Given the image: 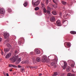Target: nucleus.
Listing matches in <instances>:
<instances>
[{
	"label": "nucleus",
	"instance_id": "obj_1",
	"mask_svg": "<svg viewBox=\"0 0 76 76\" xmlns=\"http://www.w3.org/2000/svg\"><path fill=\"white\" fill-rule=\"evenodd\" d=\"M18 56H14V57H13L10 58V61L12 63H13L15 61L16 59H18Z\"/></svg>",
	"mask_w": 76,
	"mask_h": 76
},
{
	"label": "nucleus",
	"instance_id": "obj_2",
	"mask_svg": "<svg viewBox=\"0 0 76 76\" xmlns=\"http://www.w3.org/2000/svg\"><path fill=\"white\" fill-rule=\"evenodd\" d=\"M42 61L43 62H47V58L46 56H43L42 58Z\"/></svg>",
	"mask_w": 76,
	"mask_h": 76
},
{
	"label": "nucleus",
	"instance_id": "obj_3",
	"mask_svg": "<svg viewBox=\"0 0 76 76\" xmlns=\"http://www.w3.org/2000/svg\"><path fill=\"white\" fill-rule=\"evenodd\" d=\"M32 4L33 5L34 7H36L39 4V1H36V2H34L33 1H32Z\"/></svg>",
	"mask_w": 76,
	"mask_h": 76
},
{
	"label": "nucleus",
	"instance_id": "obj_4",
	"mask_svg": "<svg viewBox=\"0 0 76 76\" xmlns=\"http://www.w3.org/2000/svg\"><path fill=\"white\" fill-rule=\"evenodd\" d=\"M57 63V61H54L51 63L50 65L51 66H54L55 67H56L57 66L55 65V62Z\"/></svg>",
	"mask_w": 76,
	"mask_h": 76
},
{
	"label": "nucleus",
	"instance_id": "obj_5",
	"mask_svg": "<svg viewBox=\"0 0 76 76\" xmlns=\"http://www.w3.org/2000/svg\"><path fill=\"white\" fill-rule=\"evenodd\" d=\"M56 23L58 26H60L62 25L60 20H58L56 22Z\"/></svg>",
	"mask_w": 76,
	"mask_h": 76
},
{
	"label": "nucleus",
	"instance_id": "obj_6",
	"mask_svg": "<svg viewBox=\"0 0 76 76\" xmlns=\"http://www.w3.org/2000/svg\"><path fill=\"white\" fill-rule=\"evenodd\" d=\"M4 38L6 39L8 38L9 36L8 34L4 33Z\"/></svg>",
	"mask_w": 76,
	"mask_h": 76
},
{
	"label": "nucleus",
	"instance_id": "obj_7",
	"mask_svg": "<svg viewBox=\"0 0 76 76\" xmlns=\"http://www.w3.org/2000/svg\"><path fill=\"white\" fill-rule=\"evenodd\" d=\"M5 12V10L3 8H1L0 9V14H4Z\"/></svg>",
	"mask_w": 76,
	"mask_h": 76
},
{
	"label": "nucleus",
	"instance_id": "obj_8",
	"mask_svg": "<svg viewBox=\"0 0 76 76\" xmlns=\"http://www.w3.org/2000/svg\"><path fill=\"white\" fill-rule=\"evenodd\" d=\"M11 56V53H8L5 56V58L6 59L10 58Z\"/></svg>",
	"mask_w": 76,
	"mask_h": 76
},
{
	"label": "nucleus",
	"instance_id": "obj_9",
	"mask_svg": "<svg viewBox=\"0 0 76 76\" xmlns=\"http://www.w3.org/2000/svg\"><path fill=\"white\" fill-rule=\"evenodd\" d=\"M56 18L54 16H53L50 18V21L51 22H53L55 21Z\"/></svg>",
	"mask_w": 76,
	"mask_h": 76
},
{
	"label": "nucleus",
	"instance_id": "obj_10",
	"mask_svg": "<svg viewBox=\"0 0 76 76\" xmlns=\"http://www.w3.org/2000/svg\"><path fill=\"white\" fill-rule=\"evenodd\" d=\"M64 65L62 66V67H63V69H65L66 66H67V64L66 62H64Z\"/></svg>",
	"mask_w": 76,
	"mask_h": 76
},
{
	"label": "nucleus",
	"instance_id": "obj_11",
	"mask_svg": "<svg viewBox=\"0 0 76 76\" xmlns=\"http://www.w3.org/2000/svg\"><path fill=\"white\" fill-rule=\"evenodd\" d=\"M34 51H35V53H36V54H38L40 53V51L38 49H35Z\"/></svg>",
	"mask_w": 76,
	"mask_h": 76
},
{
	"label": "nucleus",
	"instance_id": "obj_12",
	"mask_svg": "<svg viewBox=\"0 0 76 76\" xmlns=\"http://www.w3.org/2000/svg\"><path fill=\"white\" fill-rule=\"evenodd\" d=\"M9 67H13L14 68H17V66H15L14 65H12V64H10L9 65Z\"/></svg>",
	"mask_w": 76,
	"mask_h": 76
},
{
	"label": "nucleus",
	"instance_id": "obj_13",
	"mask_svg": "<svg viewBox=\"0 0 76 76\" xmlns=\"http://www.w3.org/2000/svg\"><path fill=\"white\" fill-rule=\"evenodd\" d=\"M71 69V67L69 66H68L67 67L66 69V70L67 71L69 72L70 71Z\"/></svg>",
	"mask_w": 76,
	"mask_h": 76
},
{
	"label": "nucleus",
	"instance_id": "obj_14",
	"mask_svg": "<svg viewBox=\"0 0 76 76\" xmlns=\"http://www.w3.org/2000/svg\"><path fill=\"white\" fill-rule=\"evenodd\" d=\"M52 13L54 15H56L57 14V12L55 11H53Z\"/></svg>",
	"mask_w": 76,
	"mask_h": 76
},
{
	"label": "nucleus",
	"instance_id": "obj_15",
	"mask_svg": "<svg viewBox=\"0 0 76 76\" xmlns=\"http://www.w3.org/2000/svg\"><path fill=\"white\" fill-rule=\"evenodd\" d=\"M28 4V2L27 1H25V2L23 4L24 6V7H26Z\"/></svg>",
	"mask_w": 76,
	"mask_h": 76
},
{
	"label": "nucleus",
	"instance_id": "obj_16",
	"mask_svg": "<svg viewBox=\"0 0 76 76\" xmlns=\"http://www.w3.org/2000/svg\"><path fill=\"white\" fill-rule=\"evenodd\" d=\"M68 62L69 64V65H70L72 64V61L71 60H69L68 61Z\"/></svg>",
	"mask_w": 76,
	"mask_h": 76
},
{
	"label": "nucleus",
	"instance_id": "obj_17",
	"mask_svg": "<svg viewBox=\"0 0 76 76\" xmlns=\"http://www.w3.org/2000/svg\"><path fill=\"white\" fill-rule=\"evenodd\" d=\"M20 71L22 72H25V69L24 68H22L20 69Z\"/></svg>",
	"mask_w": 76,
	"mask_h": 76
},
{
	"label": "nucleus",
	"instance_id": "obj_18",
	"mask_svg": "<svg viewBox=\"0 0 76 76\" xmlns=\"http://www.w3.org/2000/svg\"><path fill=\"white\" fill-rule=\"evenodd\" d=\"M10 49L9 48H6L4 49V52H5V53L6 52H8L9 50Z\"/></svg>",
	"mask_w": 76,
	"mask_h": 76
},
{
	"label": "nucleus",
	"instance_id": "obj_19",
	"mask_svg": "<svg viewBox=\"0 0 76 76\" xmlns=\"http://www.w3.org/2000/svg\"><path fill=\"white\" fill-rule=\"evenodd\" d=\"M70 33L73 34H76V32L75 31H71L70 32Z\"/></svg>",
	"mask_w": 76,
	"mask_h": 76
},
{
	"label": "nucleus",
	"instance_id": "obj_20",
	"mask_svg": "<svg viewBox=\"0 0 76 76\" xmlns=\"http://www.w3.org/2000/svg\"><path fill=\"white\" fill-rule=\"evenodd\" d=\"M66 45L68 47H70L71 46V44L69 42H66Z\"/></svg>",
	"mask_w": 76,
	"mask_h": 76
},
{
	"label": "nucleus",
	"instance_id": "obj_21",
	"mask_svg": "<svg viewBox=\"0 0 76 76\" xmlns=\"http://www.w3.org/2000/svg\"><path fill=\"white\" fill-rule=\"evenodd\" d=\"M58 75V73L57 72H54L53 75H52L53 76H56Z\"/></svg>",
	"mask_w": 76,
	"mask_h": 76
},
{
	"label": "nucleus",
	"instance_id": "obj_22",
	"mask_svg": "<svg viewBox=\"0 0 76 76\" xmlns=\"http://www.w3.org/2000/svg\"><path fill=\"white\" fill-rule=\"evenodd\" d=\"M7 11L8 12H12V10L10 8H8L7 9Z\"/></svg>",
	"mask_w": 76,
	"mask_h": 76
},
{
	"label": "nucleus",
	"instance_id": "obj_23",
	"mask_svg": "<svg viewBox=\"0 0 76 76\" xmlns=\"http://www.w3.org/2000/svg\"><path fill=\"white\" fill-rule=\"evenodd\" d=\"M43 10L44 12L45 13H46V12H47V11L45 9V8L44 7Z\"/></svg>",
	"mask_w": 76,
	"mask_h": 76
},
{
	"label": "nucleus",
	"instance_id": "obj_24",
	"mask_svg": "<svg viewBox=\"0 0 76 76\" xmlns=\"http://www.w3.org/2000/svg\"><path fill=\"white\" fill-rule=\"evenodd\" d=\"M72 4H73V3H72V2H69V3H68V5H70V6H72Z\"/></svg>",
	"mask_w": 76,
	"mask_h": 76
},
{
	"label": "nucleus",
	"instance_id": "obj_25",
	"mask_svg": "<svg viewBox=\"0 0 76 76\" xmlns=\"http://www.w3.org/2000/svg\"><path fill=\"white\" fill-rule=\"evenodd\" d=\"M61 3L64 5H66V2H64V1H62Z\"/></svg>",
	"mask_w": 76,
	"mask_h": 76
},
{
	"label": "nucleus",
	"instance_id": "obj_26",
	"mask_svg": "<svg viewBox=\"0 0 76 76\" xmlns=\"http://www.w3.org/2000/svg\"><path fill=\"white\" fill-rule=\"evenodd\" d=\"M36 60H37V61L39 62L40 61V59L39 58H36Z\"/></svg>",
	"mask_w": 76,
	"mask_h": 76
},
{
	"label": "nucleus",
	"instance_id": "obj_27",
	"mask_svg": "<svg viewBox=\"0 0 76 76\" xmlns=\"http://www.w3.org/2000/svg\"><path fill=\"white\" fill-rule=\"evenodd\" d=\"M39 9V8L38 7H37L35 8V9H34V10H35L36 11L38 10Z\"/></svg>",
	"mask_w": 76,
	"mask_h": 76
},
{
	"label": "nucleus",
	"instance_id": "obj_28",
	"mask_svg": "<svg viewBox=\"0 0 76 76\" xmlns=\"http://www.w3.org/2000/svg\"><path fill=\"white\" fill-rule=\"evenodd\" d=\"M8 42H9V40L8 39H7L4 42V43L7 44Z\"/></svg>",
	"mask_w": 76,
	"mask_h": 76
},
{
	"label": "nucleus",
	"instance_id": "obj_29",
	"mask_svg": "<svg viewBox=\"0 0 76 76\" xmlns=\"http://www.w3.org/2000/svg\"><path fill=\"white\" fill-rule=\"evenodd\" d=\"M46 12L48 14H50V10H47V11Z\"/></svg>",
	"mask_w": 76,
	"mask_h": 76
},
{
	"label": "nucleus",
	"instance_id": "obj_30",
	"mask_svg": "<svg viewBox=\"0 0 76 76\" xmlns=\"http://www.w3.org/2000/svg\"><path fill=\"white\" fill-rule=\"evenodd\" d=\"M47 9L48 10H51V8L48 6L47 8Z\"/></svg>",
	"mask_w": 76,
	"mask_h": 76
},
{
	"label": "nucleus",
	"instance_id": "obj_31",
	"mask_svg": "<svg viewBox=\"0 0 76 76\" xmlns=\"http://www.w3.org/2000/svg\"><path fill=\"white\" fill-rule=\"evenodd\" d=\"M24 62L26 64H28L29 63V62L28 60H27V61H25Z\"/></svg>",
	"mask_w": 76,
	"mask_h": 76
},
{
	"label": "nucleus",
	"instance_id": "obj_32",
	"mask_svg": "<svg viewBox=\"0 0 76 76\" xmlns=\"http://www.w3.org/2000/svg\"><path fill=\"white\" fill-rule=\"evenodd\" d=\"M72 75V73H68L67 74V76H71Z\"/></svg>",
	"mask_w": 76,
	"mask_h": 76
},
{
	"label": "nucleus",
	"instance_id": "obj_33",
	"mask_svg": "<svg viewBox=\"0 0 76 76\" xmlns=\"http://www.w3.org/2000/svg\"><path fill=\"white\" fill-rule=\"evenodd\" d=\"M53 2L55 3V4L56 5H57L58 4L57 3H56V1H55V0H53Z\"/></svg>",
	"mask_w": 76,
	"mask_h": 76
},
{
	"label": "nucleus",
	"instance_id": "obj_34",
	"mask_svg": "<svg viewBox=\"0 0 76 76\" xmlns=\"http://www.w3.org/2000/svg\"><path fill=\"white\" fill-rule=\"evenodd\" d=\"M18 62H20L21 61L20 58H18L17 59Z\"/></svg>",
	"mask_w": 76,
	"mask_h": 76
},
{
	"label": "nucleus",
	"instance_id": "obj_35",
	"mask_svg": "<svg viewBox=\"0 0 76 76\" xmlns=\"http://www.w3.org/2000/svg\"><path fill=\"white\" fill-rule=\"evenodd\" d=\"M15 54H17L18 53V50H15Z\"/></svg>",
	"mask_w": 76,
	"mask_h": 76
},
{
	"label": "nucleus",
	"instance_id": "obj_36",
	"mask_svg": "<svg viewBox=\"0 0 76 76\" xmlns=\"http://www.w3.org/2000/svg\"><path fill=\"white\" fill-rule=\"evenodd\" d=\"M60 76H65V75L64 74H61V75H60Z\"/></svg>",
	"mask_w": 76,
	"mask_h": 76
},
{
	"label": "nucleus",
	"instance_id": "obj_37",
	"mask_svg": "<svg viewBox=\"0 0 76 76\" xmlns=\"http://www.w3.org/2000/svg\"><path fill=\"white\" fill-rule=\"evenodd\" d=\"M41 6H42V7H45V5L43 4H41Z\"/></svg>",
	"mask_w": 76,
	"mask_h": 76
},
{
	"label": "nucleus",
	"instance_id": "obj_38",
	"mask_svg": "<svg viewBox=\"0 0 76 76\" xmlns=\"http://www.w3.org/2000/svg\"><path fill=\"white\" fill-rule=\"evenodd\" d=\"M48 0H46V3L47 4H48Z\"/></svg>",
	"mask_w": 76,
	"mask_h": 76
},
{
	"label": "nucleus",
	"instance_id": "obj_39",
	"mask_svg": "<svg viewBox=\"0 0 76 76\" xmlns=\"http://www.w3.org/2000/svg\"><path fill=\"white\" fill-rule=\"evenodd\" d=\"M62 13L61 12H60L59 13V16L60 17H61L62 16Z\"/></svg>",
	"mask_w": 76,
	"mask_h": 76
},
{
	"label": "nucleus",
	"instance_id": "obj_40",
	"mask_svg": "<svg viewBox=\"0 0 76 76\" xmlns=\"http://www.w3.org/2000/svg\"><path fill=\"white\" fill-rule=\"evenodd\" d=\"M70 65H71V66L72 67H74V64H70Z\"/></svg>",
	"mask_w": 76,
	"mask_h": 76
},
{
	"label": "nucleus",
	"instance_id": "obj_41",
	"mask_svg": "<svg viewBox=\"0 0 76 76\" xmlns=\"http://www.w3.org/2000/svg\"><path fill=\"white\" fill-rule=\"evenodd\" d=\"M18 43H19V45H20L21 44V42H20V41H19L18 42Z\"/></svg>",
	"mask_w": 76,
	"mask_h": 76
},
{
	"label": "nucleus",
	"instance_id": "obj_42",
	"mask_svg": "<svg viewBox=\"0 0 76 76\" xmlns=\"http://www.w3.org/2000/svg\"><path fill=\"white\" fill-rule=\"evenodd\" d=\"M27 68H32L33 67H31V66H27Z\"/></svg>",
	"mask_w": 76,
	"mask_h": 76
},
{
	"label": "nucleus",
	"instance_id": "obj_43",
	"mask_svg": "<svg viewBox=\"0 0 76 76\" xmlns=\"http://www.w3.org/2000/svg\"><path fill=\"white\" fill-rule=\"evenodd\" d=\"M75 76V74H73L71 73V76Z\"/></svg>",
	"mask_w": 76,
	"mask_h": 76
},
{
	"label": "nucleus",
	"instance_id": "obj_44",
	"mask_svg": "<svg viewBox=\"0 0 76 76\" xmlns=\"http://www.w3.org/2000/svg\"><path fill=\"white\" fill-rule=\"evenodd\" d=\"M8 47H9L10 48H11V46L10 45H9V46H8Z\"/></svg>",
	"mask_w": 76,
	"mask_h": 76
},
{
	"label": "nucleus",
	"instance_id": "obj_45",
	"mask_svg": "<svg viewBox=\"0 0 76 76\" xmlns=\"http://www.w3.org/2000/svg\"><path fill=\"white\" fill-rule=\"evenodd\" d=\"M18 67L19 68H20L21 67L20 65H18Z\"/></svg>",
	"mask_w": 76,
	"mask_h": 76
},
{
	"label": "nucleus",
	"instance_id": "obj_46",
	"mask_svg": "<svg viewBox=\"0 0 76 76\" xmlns=\"http://www.w3.org/2000/svg\"><path fill=\"white\" fill-rule=\"evenodd\" d=\"M6 75H7V76H9V75L8 74V73H7Z\"/></svg>",
	"mask_w": 76,
	"mask_h": 76
},
{
	"label": "nucleus",
	"instance_id": "obj_47",
	"mask_svg": "<svg viewBox=\"0 0 76 76\" xmlns=\"http://www.w3.org/2000/svg\"><path fill=\"white\" fill-rule=\"evenodd\" d=\"M10 72H12V68H11V69H10Z\"/></svg>",
	"mask_w": 76,
	"mask_h": 76
},
{
	"label": "nucleus",
	"instance_id": "obj_48",
	"mask_svg": "<svg viewBox=\"0 0 76 76\" xmlns=\"http://www.w3.org/2000/svg\"><path fill=\"white\" fill-rule=\"evenodd\" d=\"M42 75V74L41 73H40V74H39V76H40Z\"/></svg>",
	"mask_w": 76,
	"mask_h": 76
},
{
	"label": "nucleus",
	"instance_id": "obj_49",
	"mask_svg": "<svg viewBox=\"0 0 76 76\" xmlns=\"http://www.w3.org/2000/svg\"><path fill=\"white\" fill-rule=\"evenodd\" d=\"M1 40H2V39L1 38H0V41H1Z\"/></svg>",
	"mask_w": 76,
	"mask_h": 76
},
{
	"label": "nucleus",
	"instance_id": "obj_50",
	"mask_svg": "<svg viewBox=\"0 0 76 76\" xmlns=\"http://www.w3.org/2000/svg\"><path fill=\"white\" fill-rule=\"evenodd\" d=\"M52 6H53V7H55V5H52Z\"/></svg>",
	"mask_w": 76,
	"mask_h": 76
},
{
	"label": "nucleus",
	"instance_id": "obj_51",
	"mask_svg": "<svg viewBox=\"0 0 76 76\" xmlns=\"http://www.w3.org/2000/svg\"><path fill=\"white\" fill-rule=\"evenodd\" d=\"M55 1H56L57 2H58V0H55Z\"/></svg>",
	"mask_w": 76,
	"mask_h": 76
},
{
	"label": "nucleus",
	"instance_id": "obj_52",
	"mask_svg": "<svg viewBox=\"0 0 76 76\" xmlns=\"http://www.w3.org/2000/svg\"><path fill=\"white\" fill-rule=\"evenodd\" d=\"M67 16V14H66V15H64V16Z\"/></svg>",
	"mask_w": 76,
	"mask_h": 76
},
{
	"label": "nucleus",
	"instance_id": "obj_53",
	"mask_svg": "<svg viewBox=\"0 0 76 76\" xmlns=\"http://www.w3.org/2000/svg\"><path fill=\"white\" fill-rule=\"evenodd\" d=\"M1 54H2V55H3V52H2V53H1Z\"/></svg>",
	"mask_w": 76,
	"mask_h": 76
},
{
	"label": "nucleus",
	"instance_id": "obj_54",
	"mask_svg": "<svg viewBox=\"0 0 76 76\" xmlns=\"http://www.w3.org/2000/svg\"><path fill=\"white\" fill-rule=\"evenodd\" d=\"M4 75L5 76L6 75V73H4Z\"/></svg>",
	"mask_w": 76,
	"mask_h": 76
},
{
	"label": "nucleus",
	"instance_id": "obj_55",
	"mask_svg": "<svg viewBox=\"0 0 76 76\" xmlns=\"http://www.w3.org/2000/svg\"><path fill=\"white\" fill-rule=\"evenodd\" d=\"M66 21H64V22H63V23H64V22H65Z\"/></svg>",
	"mask_w": 76,
	"mask_h": 76
},
{
	"label": "nucleus",
	"instance_id": "obj_56",
	"mask_svg": "<svg viewBox=\"0 0 76 76\" xmlns=\"http://www.w3.org/2000/svg\"><path fill=\"white\" fill-rule=\"evenodd\" d=\"M56 7H57V6H56Z\"/></svg>",
	"mask_w": 76,
	"mask_h": 76
},
{
	"label": "nucleus",
	"instance_id": "obj_57",
	"mask_svg": "<svg viewBox=\"0 0 76 76\" xmlns=\"http://www.w3.org/2000/svg\"><path fill=\"white\" fill-rule=\"evenodd\" d=\"M65 43H64V45H65Z\"/></svg>",
	"mask_w": 76,
	"mask_h": 76
},
{
	"label": "nucleus",
	"instance_id": "obj_58",
	"mask_svg": "<svg viewBox=\"0 0 76 76\" xmlns=\"http://www.w3.org/2000/svg\"><path fill=\"white\" fill-rule=\"evenodd\" d=\"M68 50H69V49H68Z\"/></svg>",
	"mask_w": 76,
	"mask_h": 76
}]
</instances>
